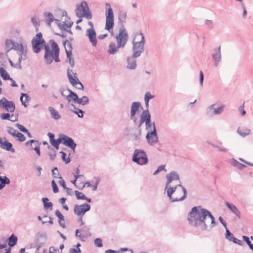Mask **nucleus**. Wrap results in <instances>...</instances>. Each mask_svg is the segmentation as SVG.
<instances>
[{"mask_svg":"<svg viewBox=\"0 0 253 253\" xmlns=\"http://www.w3.org/2000/svg\"><path fill=\"white\" fill-rule=\"evenodd\" d=\"M55 215L58 217L59 220H64V216L59 210H56L55 212Z\"/></svg>","mask_w":253,"mask_h":253,"instance_id":"bf43d9fd","label":"nucleus"},{"mask_svg":"<svg viewBox=\"0 0 253 253\" xmlns=\"http://www.w3.org/2000/svg\"><path fill=\"white\" fill-rule=\"evenodd\" d=\"M33 150H35L36 152V153L39 155H41V152H40V144L39 143V141H38L37 143H36L34 145V147H33L32 148Z\"/></svg>","mask_w":253,"mask_h":253,"instance_id":"6e6d98bb","label":"nucleus"},{"mask_svg":"<svg viewBox=\"0 0 253 253\" xmlns=\"http://www.w3.org/2000/svg\"><path fill=\"white\" fill-rule=\"evenodd\" d=\"M62 155V159L65 162L66 164H68L70 162V159L69 157H66V154L63 152L61 151L60 152Z\"/></svg>","mask_w":253,"mask_h":253,"instance_id":"864d4df0","label":"nucleus"},{"mask_svg":"<svg viewBox=\"0 0 253 253\" xmlns=\"http://www.w3.org/2000/svg\"><path fill=\"white\" fill-rule=\"evenodd\" d=\"M140 136H141V132L140 131L137 133H134L132 135L133 139L135 141H138L140 138Z\"/></svg>","mask_w":253,"mask_h":253,"instance_id":"69168bd1","label":"nucleus"},{"mask_svg":"<svg viewBox=\"0 0 253 253\" xmlns=\"http://www.w3.org/2000/svg\"><path fill=\"white\" fill-rule=\"evenodd\" d=\"M30 96L26 93H22L20 98L22 105L25 107L27 106V103L30 101Z\"/></svg>","mask_w":253,"mask_h":253,"instance_id":"72a5a7b5","label":"nucleus"},{"mask_svg":"<svg viewBox=\"0 0 253 253\" xmlns=\"http://www.w3.org/2000/svg\"><path fill=\"white\" fill-rule=\"evenodd\" d=\"M15 136L18 138V140L20 142H23L26 140L25 136L22 133L19 132L16 133Z\"/></svg>","mask_w":253,"mask_h":253,"instance_id":"3c124183","label":"nucleus"},{"mask_svg":"<svg viewBox=\"0 0 253 253\" xmlns=\"http://www.w3.org/2000/svg\"><path fill=\"white\" fill-rule=\"evenodd\" d=\"M67 76L70 84L78 89L84 90V85L80 82L77 77V74L74 73L72 70H67Z\"/></svg>","mask_w":253,"mask_h":253,"instance_id":"1a4fd4ad","label":"nucleus"},{"mask_svg":"<svg viewBox=\"0 0 253 253\" xmlns=\"http://www.w3.org/2000/svg\"><path fill=\"white\" fill-rule=\"evenodd\" d=\"M154 97V96L152 95L150 92H146L144 97V101L146 107L149 105V102L151 99Z\"/></svg>","mask_w":253,"mask_h":253,"instance_id":"49530a36","label":"nucleus"},{"mask_svg":"<svg viewBox=\"0 0 253 253\" xmlns=\"http://www.w3.org/2000/svg\"><path fill=\"white\" fill-rule=\"evenodd\" d=\"M205 25L210 29L213 28V22L211 20H206L204 21Z\"/></svg>","mask_w":253,"mask_h":253,"instance_id":"5fc2aeb1","label":"nucleus"},{"mask_svg":"<svg viewBox=\"0 0 253 253\" xmlns=\"http://www.w3.org/2000/svg\"><path fill=\"white\" fill-rule=\"evenodd\" d=\"M138 57L134 56L133 55L128 56L126 57V68L130 70H134L137 68V60L136 58Z\"/></svg>","mask_w":253,"mask_h":253,"instance_id":"a211bd4d","label":"nucleus"},{"mask_svg":"<svg viewBox=\"0 0 253 253\" xmlns=\"http://www.w3.org/2000/svg\"><path fill=\"white\" fill-rule=\"evenodd\" d=\"M225 205L228 208V209L230 210L237 217H238L239 218H241L240 211L235 205L230 204L227 202L225 203Z\"/></svg>","mask_w":253,"mask_h":253,"instance_id":"bb28decb","label":"nucleus"},{"mask_svg":"<svg viewBox=\"0 0 253 253\" xmlns=\"http://www.w3.org/2000/svg\"><path fill=\"white\" fill-rule=\"evenodd\" d=\"M44 43L45 42L42 39V36L41 33H39L33 39L32 43Z\"/></svg>","mask_w":253,"mask_h":253,"instance_id":"e433bc0d","label":"nucleus"},{"mask_svg":"<svg viewBox=\"0 0 253 253\" xmlns=\"http://www.w3.org/2000/svg\"><path fill=\"white\" fill-rule=\"evenodd\" d=\"M118 16L119 22L124 23L126 21L127 12L124 9L120 8L118 10Z\"/></svg>","mask_w":253,"mask_h":253,"instance_id":"c85d7f7f","label":"nucleus"},{"mask_svg":"<svg viewBox=\"0 0 253 253\" xmlns=\"http://www.w3.org/2000/svg\"><path fill=\"white\" fill-rule=\"evenodd\" d=\"M94 179L95 180V184L94 185H91V186L92 188V190L93 191H95L97 189V186L100 182V180L98 178L95 177Z\"/></svg>","mask_w":253,"mask_h":253,"instance_id":"0e129e2a","label":"nucleus"},{"mask_svg":"<svg viewBox=\"0 0 253 253\" xmlns=\"http://www.w3.org/2000/svg\"><path fill=\"white\" fill-rule=\"evenodd\" d=\"M60 178V180L59 181L58 183L64 189H65L67 188V187H66L65 182L64 180L62 178V177L60 176L59 177Z\"/></svg>","mask_w":253,"mask_h":253,"instance_id":"774afa93","label":"nucleus"},{"mask_svg":"<svg viewBox=\"0 0 253 253\" xmlns=\"http://www.w3.org/2000/svg\"><path fill=\"white\" fill-rule=\"evenodd\" d=\"M132 161L140 166L146 165L149 162L146 153L144 150L139 149L134 150Z\"/></svg>","mask_w":253,"mask_h":253,"instance_id":"0eeeda50","label":"nucleus"},{"mask_svg":"<svg viewBox=\"0 0 253 253\" xmlns=\"http://www.w3.org/2000/svg\"><path fill=\"white\" fill-rule=\"evenodd\" d=\"M76 103L80 105L84 106L89 103V99L86 96H83L81 98L78 97V99Z\"/></svg>","mask_w":253,"mask_h":253,"instance_id":"4c0bfd02","label":"nucleus"},{"mask_svg":"<svg viewBox=\"0 0 253 253\" xmlns=\"http://www.w3.org/2000/svg\"><path fill=\"white\" fill-rule=\"evenodd\" d=\"M48 110L52 119L58 120L61 118V116L58 112L56 111L53 107H49Z\"/></svg>","mask_w":253,"mask_h":253,"instance_id":"2f4dec72","label":"nucleus"},{"mask_svg":"<svg viewBox=\"0 0 253 253\" xmlns=\"http://www.w3.org/2000/svg\"><path fill=\"white\" fill-rule=\"evenodd\" d=\"M85 35L88 38L93 46L97 45L96 34L94 29L89 28L86 30Z\"/></svg>","mask_w":253,"mask_h":253,"instance_id":"412c9836","label":"nucleus"},{"mask_svg":"<svg viewBox=\"0 0 253 253\" xmlns=\"http://www.w3.org/2000/svg\"><path fill=\"white\" fill-rule=\"evenodd\" d=\"M225 238L229 241H232L240 246H243V242L235 238L233 234L230 232L228 228L226 229Z\"/></svg>","mask_w":253,"mask_h":253,"instance_id":"393cba45","label":"nucleus"},{"mask_svg":"<svg viewBox=\"0 0 253 253\" xmlns=\"http://www.w3.org/2000/svg\"><path fill=\"white\" fill-rule=\"evenodd\" d=\"M32 43V46L33 49L34 51V52L36 53H38L41 51V47L40 45H42V43Z\"/></svg>","mask_w":253,"mask_h":253,"instance_id":"de8ad7c7","label":"nucleus"},{"mask_svg":"<svg viewBox=\"0 0 253 253\" xmlns=\"http://www.w3.org/2000/svg\"><path fill=\"white\" fill-rule=\"evenodd\" d=\"M115 38L119 46L124 48L128 40V35L126 30L124 28H120L119 34L115 36Z\"/></svg>","mask_w":253,"mask_h":253,"instance_id":"6e6552de","label":"nucleus"},{"mask_svg":"<svg viewBox=\"0 0 253 253\" xmlns=\"http://www.w3.org/2000/svg\"><path fill=\"white\" fill-rule=\"evenodd\" d=\"M14 116L13 114L11 115V117L12 118ZM10 117V115L9 113H4L0 115V117L2 120H7L9 119Z\"/></svg>","mask_w":253,"mask_h":253,"instance_id":"680f3d73","label":"nucleus"},{"mask_svg":"<svg viewBox=\"0 0 253 253\" xmlns=\"http://www.w3.org/2000/svg\"><path fill=\"white\" fill-rule=\"evenodd\" d=\"M75 13L78 18L84 17L87 20L92 18L91 12L85 1H82L80 4H77Z\"/></svg>","mask_w":253,"mask_h":253,"instance_id":"39448f33","label":"nucleus"},{"mask_svg":"<svg viewBox=\"0 0 253 253\" xmlns=\"http://www.w3.org/2000/svg\"><path fill=\"white\" fill-rule=\"evenodd\" d=\"M7 131L9 134H11L13 136H15L17 133L16 129L10 126L7 127Z\"/></svg>","mask_w":253,"mask_h":253,"instance_id":"603ef678","label":"nucleus"},{"mask_svg":"<svg viewBox=\"0 0 253 253\" xmlns=\"http://www.w3.org/2000/svg\"><path fill=\"white\" fill-rule=\"evenodd\" d=\"M140 118H142L145 121V123L151 120V115L149 110L148 109L143 110L140 115Z\"/></svg>","mask_w":253,"mask_h":253,"instance_id":"c9c22d12","label":"nucleus"},{"mask_svg":"<svg viewBox=\"0 0 253 253\" xmlns=\"http://www.w3.org/2000/svg\"><path fill=\"white\" fill-rule=\"evenodd\" d=\"M94 245L98 247H102V240L100 238H96L94 240Z\"/></svg>","mask_w":253,"mask_h":253,"instance_id":"e2e57ef3","label":"nucleus"},{"mask_svg":"<svg viewBox=\"0 0 253 253\" xmlns=\"http://www.w3.org/2000/svg\"><path fill=\"white\" fill-rule=\"evenodd\" d=\"M165 167L166 166L165 165L159 166L158 167L157 169L153 173V175H157L162 170H165V171H166L167 170L165 169Z\"/></svg>","mask_w":253,"mask_h":253,"instance_id":"8fccbe9b","label":"nucleus"},{"mask_svg":"<svg viewBox=\"0 0 253 253\" xmlns=\"http://www.w3.org/2000/svg\"><path fill=\"white\" fill-rule=\"evenodd\" d=\"M61 139L62 143L63 145L70 148L74 151H75L77 144L74 142V140L72 138L66 135L61 134Z\"/></svg>","mask_w":253,"mask_h":253,"instance_id":"dca6fc26","label":"nucleus"},{"mask_svg":"<svg viewBox=\"0 0 253 253\" xmlns=\"http://www.w3.org/2000/svg\"><path fill=\"white\" fill-rule=\"evenodd\" d=\"M49 200L47 198H42V201L43 204V207L44 209H50L52 210L53 204L51 202H48Z\"/></svg>","mask_w":253,"mask_h":253,"instance_id":"79ce46f5","label":"nucleus"},{"mask_svg":"<svg viewBox=\"0 0 253 253\" xmlns=\"http://www.w3.org/2000/svg\"><path fill=\"white\" fill-rule=\"evenodd\" d=\"M0 147L7 151L12 153L15 152V149L13 148L12 144L8 142L5 137H0Z\"/></svg>","mask_w":253,"mask_h":253,"instance_id":"aec40b11","label":"nucleus"},{"mask_svg":"<svg viewBox=\"0 0 253 253\" xmlns=\"http://www.w3.org/2000/svg\"><path fill=\"white\" fill-rule=\"evenodd\" d=\"M71 106L74 108V109L72 110V112L77 115L79 118H83L84 112L78 108H76L73 104H71Z\"/></svg>","mask_w":253,"mask_h":253,"instance_id":"ea45409f","label":"nucleus"},{"mask_svg":"<svg viewBox=\"0 0 253 253\" xmlns=\"http://www.w3.org/2000/svg\"><path fill=\"white\" fill-rule=\"evenodd\" d=\"M0 74L4 80H8L10 78L6 71L1 67L0 68Z\"/></svg>","mask_w":253,"mask_h":253,"instance_id":"a18cd8bd","label":"nucleus"},{"mask_svg":"<svg viewBox=\"0 0 253 253\" xmlns=\"http://www.w3.org/2000/svg\"><path fill=\"white\" fill-rule=\"evenodd\" d=\"M0 108L12 113L15 109V105L12 101H8L5 97H2L0 100Z\"/></svg>","mask_w":253,"mask_h":253,"instance_id":"f8f14e48","label":"nucleus"},{"mask_svg":"<svg viewBox=\"0 0 253 253\" xmlns=\"http://www.w3.org/2000/svg\"><path fill=\"white\" fill-rule=\"evenodd\" d=\"M31 22L35 27H37L40 25V21L38 18L35 17H32L31 19Z\"/></svg>","mask_w":253,"mask_h":253,"instance_id":"13d9d810","label":"nucleus"},{"mask_svg":"<svg viewBox=\"0 0 253 253\" xmlns=\"http://www.w3.org/2000/svg\"><path fill=\"white\" fill-rule=\"evenodd\" d=\"M237 132L238 134L243 137H245L251 133V130L248 128H241L239 127L237 129Z\"/></svg>","mask_w":253,"mask_h":253,"instance_id":"c756f323","label":"nucleus"},{"mask_svg":"<svg viewBox=\"0 0 253 253\" xmlns=\"http://www.w3.org/2000/svg\"><path fill=\"white\" fill-rule=\"evenodd\" d=\"M44 15L46 18V23L49 26L51 25L52 22L54 21L56 22V20H58L54 18L53 15L50 12H46L44 13Z\"/></svg>","mask_w":253,"mask_h":253,"instance_id":"473e14b6","label":"nucleus"},{"mask_svg":"<svg viewBox=\"0 0 253 253\" xmlns=\"http://www.w3.org/2000/svg\"><path fill=\"white\" fill-rule=\"evenodd\" d=\"M68 91L69 92V94L66 96V99L68 101L70 102L73 101L76 103L79 97L78 95L70 89H68Z\"/></svg>","mask_w":253,"mask_h":253,"instance_id":"7c9ffc66","label":"nucleus"},{"mask_svg":"<svg viewBox=\"0 0 253 253\" xmlns=\"http://www.w3.org/2000/svg\"><path fill=\"white\" fill-rule=\"evenodd\" d=\"M244 104H245V103L244 102L243 104L242 105L240 106L238 109L240 114L242 116H245L246 114V111L244 109Z\"/></svg>","mask_w":253,"mask_h":253,"instance_id":"052dcab7","label":"nucleus"},{"mask_svg":"<svg viewBox=\"0 0 253 253\" xmlns=\"http://www.w3.org/2000/svg\"><path fill=\"white\" fill-rule=\"evenodd\" d=\"M105 29L111 32L114 25V15L111 5L109 3L105 4Z\"/></svg>","mask_w":253,"mask_h":253,"instance_id":"423d86ee","label":"nucleus"},{"mask_svg":"<svg viewBox=\"0 0 253 253\" xmlns=\"http://www.w3.org/2000/svg\"><path fill=\"white\" fill-rule=\"evenodd\" d=\"M145 44V39L143 34L140 32H134L132 36V43Z\"/></svg>","mask_w":253,"mask_h":253,"instance_id":"4be33fe9","label":"nucleus"},{"mask_svg":"<svg viewBox=\"0 0 253 253\" xmlns=\"http://www.w3.org/2000/svg\"><path fill=\"white\" fill-rule=\"evenodd\" d=\"M15 126L17 127V128L21 131L25 132L27 131V129H26L24 126L19 124H16Z\"/></svg>","mask_w":253,"mask_h":253,"instance_id":"338daca9","label":"nucleus"},{"mask_svg":"<svg viewBox=\"0 0 253 253\" xmlns=\"http://www.w3.org/2000/svg\"><path fill=\"white\" fill-rule=\"evenodd\" d=\"M90 206L87 204H84L81 205H76L74 206V213L79 216H83L84 213L89 211Z\"/></svg>","mask_w":253,"mask_h":253,"instance_id":"4468645a","label":"nucleus"},{"mask_svg":"<svg viewBox=\"0 0 253 253\" xmlns=\"http://www.w3.org/2000/svg\"><path fill=\"white\" fill-rule=\"evenodd\" d=\"M230 164L237 168H238L239 169L242 170L244 168L246 167V166L240 163H239L238 161H237L235 159L233 158L230 160Z\"/></svg>","mask_w":253,"mask_h":253,"instance_id":"f704fd0d","label":"nucleus"},{"mask_svg":"<svg viewBox=\"0 0 253 253\" xmlns=\"http://www.w3.org/2000/svg\"><path fill=\"white\" fill-rule=\"evenodd\" d=\"M215 105L213 104L206 108V114L207 116L212 117L215 115H220L223 112L225 105L222 104L218 107H215Z\"/></svg>","mask_w":253,"mask_h":253,"instance_id":"9d476101","label":"nucleus"},{"mask_svg":"<svg viewBox=\"0 0 253 253\" xmlns=\"http://www.w3.org/2000/svg\"><path fill=\"white\" fill-rule=\"evenodd\" d=\"M189 225L202 231H211L216 225L215 218L208 210L201 207H194L188 213Z\"/></svg>","mask_w":253,"mask_h":253,"instance_id":"f257e3e1","label":"nucleus"},{"mask_svg":"<svg viewBox=\"0 0 253 253\" xmlns=\"http://www.w3.org/2000/svg\"><path fill=\"white\" fill-rule=\"evenodd\" d=\"M145 129L147 130V132L148 131L152 130L154 129V126H156L154 122H152L151 120L150 121H147V122L145 123Z\"/></svg>","mask_w":253,"mask_h":253,"instance_id":"c03bdc74","label":"nucleus"},{"mask_svg":"<svg viewBox=\"0 0 253 253\" xmlns=\"http://www.w3.org/2000/svg\"><path fill=\"white\" fill-rule=\"evenodd\" d=\"M210 144L213 148H216L219 152L224 153H227L229 151V150L226 147L220 146L219 145L211 143H210Z\"/></svg>","mask_w":253,"mask_h":253,"instance_id":"a19ab883","label":"nucleus"},{"mask_svg":"<svg viewBox=\"0 0 253 253\" xmlns=\"http://www.w3.org/2000/svg\"><path fill=\"white\" fill-rule=\"evenodd\" d=\"M64 44H65V46H66V45H67V46L69 47L68 49H67L65 47L66 53L67 55V59L69 60V63L70 65H71V66L72 67H73L74 66L75 63H74V60L73 58L72 57V51H71V49H72L71 43L70 42H65L64 43Z\"/></svg>","mask_w":253,"mask_h":253,"instance_id":"b1692460","label":"nucleus"},{"mask_svg":"<svg viewBox=\"0 0 253 253\" xmlns=\"http://www.w3.org/2000/svg\"><path fill=\"white\" fill-rule=\"evenodd\" d=\"M75 194L78 200H84L86 199V196L82 192L76 190Z\"/></svg>","mask_w":253,"mask_h":253,"instance_id":"09e8293b","label":"nucleus"},{"mask_svg":"<svg viewBox=\"0 0 253 253\" xmlns=\"http://www.w3.org/2000/svg\"><path fill=\"white\" fill-rule=\"evenodd\" d=\"M4 44L7 52L13 49L16 51L18 54L27 53V42L23 37H19L17 42L11 39H6Z\"/></svg>","mask_w":253,"mask_h":253,"instance_id":"f03ea898","label":"nucleus"},{"mask_svg":"<svg viewBox=\"0 0 253 253\" xmlns=\"http://www.w3.org/2000/svg\"><path fill=\"white\" fill-rule=\"evenodd\" d=\"M166 178L167 179V182L166 183L165 189L169 188V184L173 181L178 180L180 182L179 176L177 173L174 171H171L169 173L166 175Z\"/></svg>","mask_w":253,"mask_h":253,"instance_id":"6ab92c4d","label":"nucleus"},{"mask_svg":"<svg viewBox=\"0 0 253 253\" xmlns=\"http://www.w3.org/2000/svg\"><path fill=\"white\" fill-rule=\"evenodd\" d=\"M120 48L121 47L119 46V44L115 42H112L109 44L108 52L109 54L114 55L119 51Z\"/></svg>","mask_w":253,"mask_h":253,"instance_id":"cd10ccee","label":"nucleus"},{"mask_svg":"<svg viewBox=\"0 0 253 253\" xmlns=\"http://www.w3.org/2000/svg\"><path fill=\"white\" fill-rule=\"evenodd\" d=\"M147 143L151 146H154L159 142L156 126L154 129L148 131L146 136Z\"/></svg>","mask_w":253,"mask_h":253,"instance_id":"9b49d317","label":"nucleus"},{"mask_svg":"<svg viewBox=\"0 0 253 253\" xmlns=\"http://www.w3.org/2000/svg\"><path fill=\"white\" fill-rule=\"evenodd\" d=\"M56 23L62 31H65L70 33L71 32L70 30L69 29L71 27L73 23H71V22L67 23L65 22H61L58 20H56Z\"/></svg>","mask_w":253,"mask_h":253,"instance_id":"a878e982","label":"nucleus"},{"mask_svg":"<svg viewBox=\"0 0 253 253\" xmlns=\"http://www.w3.org/2000/svg\"><path fill=\"white\" fill-rule=\"evenodd\" d=\"M211 57L213 60L214 66L215 67H218L222 59L220 45L213 49Z\"/></svg>","mask_w":253,"mask_h":253,"instance_id":"ddd939ff","label":"nucleus"},{"mask_svg":"<svg viewBox=\"0 0 253 253\" xmlns=\"http://www.w3.org/2000/svg\"><path fill=\"white\" fill-rule=\"evenodd\" d=\"M17 237L13 234H12L8 238V246L12 247L15 246L17 242Z\"/></svg>","mask_w":253,"mask_h":253,"instance_id":"58836bf2","label":"nucleus"},{"mask_svg":"<svg viewBox=\"0 0 253 253\" xmlns=\"http://www.w3.org/2000/svg\"><path fill=\"white\" fill-rule=\"evenodd\" d=\"M19 56L18 60L17 63H13V62L10 60L9 59V62L10 64V65L14 68H15L16 69H21L22 66H21V62L22 61H25L28 58V55L27 53L26 54H18Z\"/></svg>","mask_w":253,"mask_h":253,"instance_id":"5701e85b","label":"nucleus"},{"mask_svg":"<svg viewBox=\"0 0 253 253\" xmlns=\"http://www.w3.org/2000/svg\"><path fill=\"white\" fill-rule=\"evenodd\" d=\"M51 43V47L44 44V59L48 64H50L53 60L56 62H59L60 60L59 57V47L56 42L54 41L51 40L50 41Z\"/></svg>","mask_w":253,"mask_h":253,"instance_id":"20e7f679","label":"nucleus"},{"mask_svg":"<svg viewBox=\"0 0 253 253\" xmlns=\"http://www.w3.org/2000/svg\"><path fill=\"white\" fill-rule=\"evenodd\" d=\"M51 144L55 147L56 149H59V144L62 143V139H61V134L59 135V137L57 139H53L50 142Z\"/></svg>","mask_w":253,"mask_h":253,"instance_id":"37998d69","label":"nucleus"},{"mask_svg":"<svg viewBox=\"0 0 253 253\" xmlns=\"http://www.w3.org/2000/svg\"><path fill=\"white\" fill-rule=\"evenodd\" d=\"M51 185L53 188V191L54 193H56L58 192L59 189L56 182L54 180L51 181Z\"/></svg>","mask_w":253,"mask_h":253,"instance_id":"4d7b16f0","label":"nucleus"},{"mask_svg":"<svg viewBox=\"0 0 253 253\" xmlns=\"http://www.w3.org/2000/svg\"><path fill=\"white\" fill-rule=\"evenodd\" d=\"M132 55L139 57L144 51L145 44L137 43L135 42L132 43Z\"/></svg>","mask_w":253,"mask_h":253,"instance_id":"f3484780","label":"nucleus"},{"mask_svg":"<svg viewBox=\"0 0 253 253\" xmlns=\"http://www.w3.org/2000/svg\"><path fill=\"white\" fill-rule=\"evenodd\" d=\"M140 106L141 103L139 102H134L131 104L130 118L135 124H136L138 119L136 114L139 112Z\"/></svg>","mask_w":253,"mask_h":253,"instance_id":"2eb2a0df","label":"nucleus"},{"mask_svg":"<svg viewBox=\"0 0 253 253\" xmlns=\"http://www.w3.org/2000/svg\"><path fill=\"white\" fill-rule=\"evenodd\" d=\"M165 191L171 202L183 201L187 195L186 189L180 183L175 186H169V188L165 189Z\"/></svg>","mask_w":253,"mask_h":253,"instance_id":"7ed1b4c3","label":"nucleus"}]
</instances>
